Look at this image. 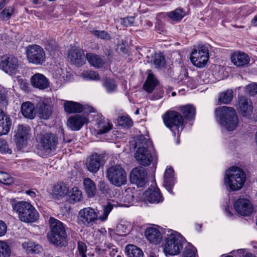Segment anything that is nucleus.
<instances>
[{
  "mask_svg": "<svg viewBox=\"0 0 257 257\" xmlns=\"http://www.w3.org/2000/svg\"><path fill=\"white\" fill-rule=\"evenodd\" d=\"M6 4V0L0 1V10H2L5 6Z\"/></svg>",
  "mask_w": 257,
  "mask_h": 257,
  "instance_id": "0e129e2a",
  "label": "nucleus"
},
{
  "mask_svg": "<svg viewBox=\"0 0 257 257\" xmlns=\"http://www.w3.org/2000/svg\"><path fill=\"white\" fill-rule=\"evenodd\" d=\"M117 229L119 233H126L128 231L127 227L122 224H119L117 226Z\"/></svg>",
  "mask_w": 257,
  "mask_h": 257,
  "instance_id": "bf43d9fd",
  "label": "nucleus"
},
{
  "mask_svg": "<svg viewBox=\"0 0 257 257\" xmlns=\"http://www.w3.org/2000/svg\"><path fill=\"white\" fill-rule=\"evenodd\" d=\"M238 109L243 116L251 115L252 112L251 102L245 97H241L238 99Z\"/></svg>",
  "mask_w": 257,
  "mask_h": 257,
  "instance_id": "4be33fe9",
  "label": "nucleus"
},
{
  "mask_svg": "<svg viewBox=\"0 0 257 257\" xmlns=\"http://www.w3.org/2000/svg\"><path fill=\"white\" fill-rule=\"evenodd\" d=\"M22 246L27 252L31 253H39L43 249L41 245L32 241L25 242Z\"/></svg>",
  "mask_w": 257,
  "mask_h": 257,
  "instance_id": "e433bc0d",
  "label": "nucleus"
},
{
  "mask_svg": "<svg viewBox=\"0 0 257 257\" xmlns=\"http://www.w3.org/2000/svg\"><path fill=\"white\" fill-rule=\"evenodd\" d=\"M218 122L228 131H233L238 126L239 120L235 109L231 107L220 106L215 109Z\"/></svg>",
  "mask_w": 257,
  "mask_h": 257,
  "instance_id": "f03ea898",
  "label": "nucleus"
},
{
  "mask_svg": "<svg viewBox=\"0 0 257 257\" xmlns=\"http://www.w3.org/2000/svg\"><path fill=\"white\" fill-rule=\"evenodd\" d=\"M12 152V150L9 148L7 142L5 140L0 139V153L11 154Z\"/></svg>",
  "mask_w": 257,
  "mask_h": 257,
  "instance_id": "864d4df0",
  "label": "nucleus"
},
{
  "mask_svg": "<svg viewBox=\"0 0 257 257\" xmlns=\"http://www.w3.org/2000/svg\"><path fill=\"white\" fill-rule=\"evenodd\" d=\"M106 177L111 184L120 187L126 183V173L120 165H112L106 171Z\"/></svg>",
  "mask_w": 257,
  "mask_h": 257,
  "instance_id": "1a4fd4ad",
  "label": "nucleus"
},
{
  "mask_svg": "<svg viewBox=\"0 0 257 257\" xmlns=\"http://www.w3.org/2000/svg\"><path fill=\"white\" fill-rule=\"evenodd\" d=\"M113 205L110 203L108 202L106 205L102 206V209L99 211L97 210V218L96 222L97 221H100L101 222H105L108 217V215L112 211Z\"/></svg>",
  "mask_w": 257,
  "mask_h": 257,
  "instance_id": "c85d7f7f",
  "label": "nucleus"
},
{
  "mask_svg": "<svg viewBox=\"0 0 257 257\" xmlns=\"http://www.w3.org/2000/svg\"><path fill=\"white\" fill-rule=\"evenodd\" d=\"M180 110L183 114L186 119L191 120L194 118L196 110L195 108L190 104L180 106Z\"/></svg>",
  "mask_w": 257,
  "mask_h": 257,
  "instance_id": "72a5a7b5",
  "label": "nucleus"
},
{
  "mask_svg": "<svg viewBox=\"0 0 257 257\" xmlns=\"http://www.w3.org/2000/svg\"><path fill=\"white\" fill-rule=\"evenodd\" d=\"M14 181V178L9 174L0 171V182L5 185H11Z\"/></svg>",
  "mask_w": 257,
  "mask_h": 257,
  "instance_id": "49530a36",
  "label": "nucleus"
},
{
  "mask_svg": "<svg viewBox=\"0 0 257 257\" xmlns=\"http://www.w3.org/2000/svg\"><path fill=\"white\" fill-rule=\"evenodd\" d=\"M82 76L86 80H99L100 77L95 71L87 70L82 73Z\"/></svg>",
  "mask_w": 257,
  "mask_h": 257,
  "instance_id": "37998d69",
  "label": "nucleus"
},
{
  "mask_svg": "<svg viewBox=\"0 0 257 257\" xmlns=\"http://www.w3.org/2000/svg\"><path fill=\"white\" fill-rule=\"evenodd\" d=\"M234 208L236 212L242 216H249L253 210L250 201L245 198H239L234 203Z\"/></svg>",
  "mask_w": 257,
  "mask_h": 257,
  "instance_id": "2eb2a0df",
  "label": "nucleus"
},
{
  "mask_svg": "<svg viewBox=\"0 0 257 257\" xmlns=\"http://www.w3.org/2000/svg\"><path fill=\"white\" fill-rule=\"evenodd\" d=\"M105 87L107 91L109 93L115 91L116 88V84L113 80H107L104 84Z\"/></svg>",
  "mask_w": 257,
  "mask_h": 257,
  "instance_id": "603ef678",
  "label": "nucleus"
},
{
  "mask_svg": "<svg viewBox=\"0 0 257 257\" xmlns=\"http://www.w3.org/2000/svg\"><path fill=\"white\" fill-rule=\"evenodd\" d=\"M22 87L25 90H28L29 84L27 82H24L22 84Z\"/></svg>",
  "mask_w": 257,
  "mask_h": 257,
  "instance_id": "e2e57ef3",
  "label": "nucleus"
},
{
  "mask_svg": "<svg viewBox=\"0 0 257 257\" xmlns=\"http://www.w3.org/2000/svg\"><path fill=\"white\" fill-rule=\"evenodd\" d=\"M64 107L65 111L69 113L81 112L86 108V106L70 101L65 102Z\"/></svg>",
  "mask_w": 257,
  "mask_h": 257,
  "instance_id": "cd10ccee",
  "label": "nucleus"
},
{
  "mask_svg": "<svg viewBox=\"0 0 257 257\" xmlns=\"http://www.w3.org/2000/svg\"><path fill=\"white\" fill-rule=\"evenodd\" d=\"M26 56L28 61L36 65H42L46 60L44 49L37 45H29L26 48Z\"/></svg>",
  "mask_w": 257,
  "mask_h": 257,
  "instance_id": "9b49d317",
  "label": "nucleus"
},
{
  "mask_svg": "<svg viewBox=\"0 0 257 257\" xmlns=\"http://www.w3.org/2000/svg\"><path fill=\"white\" fill-rule=\"evenodd\" d=\"M37 107L40 117L44 119H48L52 113L51 106L41 102L39 103Z\"/></svg>",
  "mask_w": 257,
  "mask_h": 257,
  "instance_id": "7c9ffc66",
  "label": "nucleus"
},
{
  "mask_svg": "<svg viewBox=\"0 0 257 257\" xmlns=\"http://www.w3.org/2000/svg\"><path fill=\"white\" fill-rule=\"evenodd\" d=\"M103 163V156L98 154H94L87 159L86 166L89 171L96 173Z\"/></svg>",
  "mask_w": 257,
  "mask_h": 257,
  "instance_id": "f3484780",
  "label": "nucleus"
},
{
  "mask_svg": "<svg viewBox=\"0 0 257 257\" xmlns=\"http://www.w3.org/2000/svg\"><path fill=\"white\" fill-rule=\"evenodd\" d=\"M69 195L70 202L73 203L81 201L82 198V192L77 187L72 188Z\"/></svg>",
  "mask_w": 257,
  "mask_h": 257,
  "instance_id": "ea45409f",
  "label": "nucleus"
},
{
  "mask_svg": "<svg viewBox=\"0 0 257 257\" xmlns=\"http://www.w3.org/2000/svg\"><path fill=\"white\" fill-rule=\"evenodd\" d=\"M14 211L18 214L19 218L25 222H34L39 217V213L30 203L18 201L12 204Z\"/></svg>",
  "mask_w": 257,
  "mask_h": 257,
  "instance_id": "39448f33",
  "label": "nucleus"
},
{
  "mask_svg": "<svg viewBox=\"0 0 257 257\" xmlns=\"http://www.w3.org/2000/svg\"><path fill=\"white\" fill-rule=\"evenodd\" d=\"M233 98V91L228 89L221 93L218 96V101L223 104H229Z\"/></svg>",
  "mask_w": 257,
  "mask_h": 257,
  "instance_id": "58836bf2",
  "label": "nucleus"
},
{
  "mask_svg": "<svg viewBox=\"0 0 257 257\" xmlns=\"http://www.w3.org/2000/svg\"><path fill=\"white\" fill-rule=\"evenodd\" d=\"M88 122L89 119L86 116L80 114H75L69 117L67 124L72 131H78Z\"/></svg>",
  "mask_w": 257,
  "mask_h": 257,
  "instance_id": "dca6fc26",
  "label": "nucleus"
},
{
  "mask_svg": "<svg viewBox=\"0 0 257 257\" xmlns=\"http://www.w3.org/2000/svg\"><path fill=\"white\" fill-rule=\"evenodd\" d=\"M209 59V51L207 47L202 45L197 50L192 51L190 60L193 64L199 68L204 67Z\"/></svg>",
  "mask_w": 257,
  "mask_h": 257,
  "instance_id": "ddd939ff",
  "label": "nucleus"
},
{
  "mask_svg": "<svg viewBox=\"0 0 257 257\" xmlns=\"http://www.w3.org/2000/svg\"><path fill=\"white\" fill-rule=\"evenodd\" d=\"M38 192L37 191H36V189H31L29 190H27L25 192V193L31 196L32 198H34L37 196L36 193Z\"/></svg>",
  "mask_w": 257,
  "mask_h": 257,
  "instance_id": "052dcab7",
  "label": "nucleus"
},
{
  "mask_svg": "<svg viewBox=\"0 0 257 257\" xmlns=\"http://www.w3.org/2000/svg\"><path fill=\"white\" fill-rule=\"evenodd\" d=\"M125 250L128 257H143L144 255L142 250L134 245H127Z\"/></svg>",
  "mask_w": 257,
  "mask_h": 257,
  "instance_id": "4c0bfd02",
  "label": "nucleus"
},
{
  "mask_svg": "<svg viewBox=\"0 0 257 257\" xmlns=\"http://www.w3.org/2000/svg\"><path fill=\"white\" fill-rule=\"evenodd\" d=\"M246 180L245 173L240 168L233 166L226 171L224 183L231 191H238Z\"/></svg>",
  "mask_w": 257,
  "mask_h": 257,
  "instance_id": "20e7f679",
  "label": "nucleus"
},
{
  "mask_svg": "<svg viewBox=\"0 0 257 257\" xmlns=\"http://www.w3.org/2000/svg\"><path fill=\"white\" fill-rule=\"evenodd\" d=\"M97 133L103 134L108 133L112 127V124L108 119L101 116L96 120Z\"/></svg>",
  "mask_w": 257,
  "mask_h": 257,
  "instance_id": "b1692460",
  "label": "nucleus"
},
{
  "mask_svg": "<svg viewBox=\"0 0 257 257\" xmlns=\"http://www.w3.org/2000/svg\"><path fill=\"white\" fill-rule=\"evenodd\" d=\"M167 15L169 18L174 21L180 20L183 17L182 10L180 9H177L174 11L168 12L167 13Z\"/></svg>",
  "mask_w": 257,
  "mask_h": 257,
  "instance_id": "a18cd8bd",
  "label": "nucleus"
},
{
  "mask_svg": "<svg viewBox=\"0 0 257 257\" xmlns=\"http://www.w3.org/2000/svg\"><path fill=\"white\" fill-rule=\"evenodd\" d=\"M135 22V17H127L121 19L120 23L124 27L132 26Z\"/></svg>",
  "mask_w": 257,
  "mask_h": 257,
  "instance_id": "6e6d98bb",
  "label": "nucleus"
},
{
  "mask_svg": "<svg viewBox=\"0 0 257 257\" xmlns=\"http://www.w3.org/2000/svg\"><path fill=\"white\" fill-rule=\"evenodd\" d=\"M39 154L42 157L48 156L54 152L58 145V138L52 133L41 135L39 137Z\"/></svg>",
  "mask_w": 257,
  "mask_h": 257,
  "instance_id": "0eeeda50",
  "label": "nucleus"
},
{
  "mask_svg": "<svg viewBox=\"0 0 257 257\" xmlns=\"http://www.w3.org/2000/svg\"><path fill=\"white\" fill-rule=\"evenodd\" d=\"M147 172L143 167H137L132 170L130 173L131 182L138 187H143L148 182Z\"/></svg>",
  "mask_w": 257,
  "mask_h": 257,
  "instance_id": "4468645a",
  "label": "nucleus"
},
{
  "mask_svg": "<svg viewBox=\"0 0 257 257\" xmlns=\"http://www.w3.org/2000/svg\"><path fill=\"white\" fill-rule=\"evenodd\" d=\"M158 82L154 74L151 73H149L143 86L144 90L148 93H151L157 86Z\"/></svg>",
  "mask_w": 257,
  "mask_h": 257,
  "instance_id": "2f4dec72",
  "label": "nucleus"
},
{
  "mask_svg": "<svg viewBox=\"0 0 257 257\" xmlns=\"http://www.w3.org/2000/svg\"><path fill=\"white\" fill-rule=\"evenodd\" d=\"M15 9L12 7L5 8L0 13V19L3 21H7L11 19L14 14Z\"/></svg>",
  "mask_w": 257,
  "mask_h": 257,
  "instance_id": "a19ab883",
  "label": "nucleus"
},
{
  "mask_svg": "<svg viewBox=\"0 0 257 257\" xmlns=\"http://www.w3.org/2000/svg\"><path fill=\"white\" fill-rule=\"evenodd\" d=\"M145 236L147 240L153 244H158L162 240V235L160 231L155 227L148 228L145 231Z\"/></svg>",
  "mask_w": 257,
  "mask_h": 257,
  "instance_id": "412c9836",
  "label": "nucleus"
},
{
  "mask_svg": "<svg viewBox=\"0 0 257 257\" xmlns=\"http://www.w3.org/2000/svg\"><path fill=\"white\" fill-rule=\"evenodd\" d=\"M49 224L51 231L48 234L49 241L57 246H65L67 242L66 225L53 217L50 218Z\"/></svg>",
  "mask_w": 257,
  "mask_h": 257,
  "instance_id": "7ed1b4c3",
  "label": "nucleus"
},
{
  "mask_svg": "<svg viewBox=\"0 0 257 257\" xmlns=\"http://www.w3.org/2000/svg\"><path fill=\"white\" fill-rule=\"evenodd\" d=\"M31 84L36 88L43 90L49 86L48 79L42 74L36 73L31 78Z\"/></svg>",
  "mask_w": 257,
  "mask_h": 257,
  "instance_id": "a211bd4d",
  "label": "nucleus"
},
{
  "mask_svg": "<svg viewBox=\"0 0 257 257\" xmlns=\"http://www.w3.org/2000/svg\"><path fill=\"white\" fill-rule=\"evenodd\" d=\"M7 231V226L5 222L0 220V237L4 236Z\"/></svg>",
  "mask_w": 257,
  "mask_h": 257,
  "instance_id": "13d9d810",
  "label": "nucleus"
},
{
  "mask_svg": "<svg viewBox=\"0 0 257 257\" xmlns=\"http://www.w3.org/2000/svg\"><path fill=\"white\" fill-rule=\"evenodd\" d=\"M245 91L250 96L257 94V84L252 83L249 84L246 86Z\"/></svg>",
  "mask_w": 257,
  "mask_h": 257,
  "instance_id": "5fc2aeb1",
  "label": "nucleus"
},
{
  "mask_svg": "<svg viewBox=\"0 0 257 257\" xmlns=\"http://www.w3.org/2000/svg\"><path fill=\"white\" fill-rule=\"evenodd\" d=\"M68 191V188L64 185L57 184L53 186L51 194L55 198L64 196Z\"/></svg>",
  "mask_w": 257,
  "mask_h": 257,
  "instance_id": "f704fd0d",
  "label": "nucleus"
},
{
  "mask_svg": "<svg viewBox=\"0 0 257 257\" xmlns=\"http://www.w3.org/2000/svg\"><path fill=\"white\" fill-rule=\"evenodd\" d=\"M78 254L77 257H87L86 254L87 246L84 242L82 241L78 242Z\"/></svg>",
  "mask_w": 257,
  "mask_h": 257,
  "instance_id": "09e8293b",
  "label": "nucleus"
},
{
  "mask_svg": "<svg viewBox=\"0 0 257 257\" xmlns=\"http://www.w3.org/2000/svg\"><path fill=\"white\" fill-rule=\"evenodd\" d=\"M11 253L8 243L5 240H0V257H10Z\"/></svg>",
  "mask_w": 257,
  "mask_h": 257,
  "instance_id": "79ce46f5",
  "label": "nucleus"
},
{
  "mask_svg": "<svg viewBox=\"0 0 257 257\" xmlns=\"http://www.w3.org/2000/svg\"><path fill=\"white\" fill-rule=\"evenodd\" d=\"M99 190L104 194L110 193V189L108 185L104 182L100 181L99 184Z\"/></svg>",
  "mask_w": 257,
  "mask_h": 257,
  "instance_id": "4d7b16f0",
  "label": "nucleus"
},
{
  "mask_svg": "<svg viewBox=\"0 0 257 257\" xmlns=\"http://www.w3.org/2000/svg\"><path fill=\"white\" fill-rule=\"evenodd\" d=\"M164 184L167 190L172 193V187L174 186L175 182L174 177V172L171 167H167L164 173Z\"/></svg>",
  "mask_w": 257,
  "mask_h": 257,
  "instance_id": "393cba45",
  "label": "nucleus"
},
{
  "mask_svg": "<svg viewBox=\"0 0 257 257\" xmlns=\"http://www.w3.org/2000/svg\"><path fill=\"white\" fill-rule=\"evenodd\" d=\"M164 122L167 127L169 128L174 136L177 131L178 137L183 129L184 119L182 115L175 111H167L164 117Z\"/></svg>",
  "mask_w": 257,
  "mask_h": 257,
  "instance_id": "6e6552de",
  "label": "nucleus"
},
{
  "mask_svg": "<svg viewBox=\"0 0 257 257\" xmlns=\"http://www.w3.org/2000/svg\"><path fill=\"white\" fill-rule=\"evenodd\" d=\"M231 59L234 65L239 67L247 65L250 61V58L247 54L240 51L234 53L231 56Z\"/></svg>",
  "mask_w": 257,
  "mask_h": 257,
  "instance_id": "aec40b11",
  "label": "nucleus"
},
{
  "mask_svg": "<svg viewBox=\"0 0 257 257\" xmlns=\"http://www.w3.org/2000/svg\"><path fill=\"white\" fill-rule=\"evenodd\" d=\"M117 250L116 248H112V250L110 251V255H114L115 253L117 252Z\"/></svg>",
  "mask_w": 257,
  "mask_h": 257,
  "instance_id": "338daca9",
  "label": "nucleus"
},
{
  "mask_svg": "<svg viewBox=\"0 0 257 257\" xmlns=\"http://www.w3.org/2000/svg\"><path fill=\"white\" fill-rule=\"evenodd\" d=\"M30 131V127L19 125L15 135L16 143L21 146L25 145L29 138Z\"/></svg>",
  "mask_w": 257,
  "mask_h": 257,
  "instance_id": "6ab92c4d",
  "label": "nucleus"
},
{
  "mask_svg": "<svg viewBox=\"0 0 257 257\" xmlns=\"http://www.w3.org/2000/svg\"><path fill=\"white\" fill-rule=\"evenodd\" d=\"M97 209L87 207L80 209L77 215V223L82 227H91L96 224Z\"/></svg>",
  "mask_w": 257,
  "mask_h": 257,
  "instance_id": "9d476101",
  "label": "nucleus"
},
{
  "mask_svg": "<svg viewBox=\"0 0 257 257\" xmlns=\"http://www.w3.org/2000/svg\"><path fill=\"white\" fill-rule=\"evenodd\" d=\"M251 23L253 26H257V15L252 20Z\"/></svg>",
  "mask_w": 257,
  "mask_h": 257,
  "instance_id": "69168bd1",
  "label": "nucleus"
},
{
  "mask_svg": "<svg viewBox=\"0 0 257 257\" xmlns=\"http://www.w3.org/2000/svg\"><path fill=\"white\" fill-rule=\"evenodd\" d=\"M86 58L91 65L96 68L102 66L104 62L100 56L92 53L86 54Z\"/></svg>",
  "mask_w": 257,
  "mask_h": 257,
  "instance_id": "c9c22d12",
  "label": "nucleus"
},
{
  "mask_svg": "<svg viewBox=\"0 0 257 257\" xmlns=\"http://www.w3.org/2000/svg\"><path fill=\"white\" fill-rule=\"evenodd\" d=\"M138 148L135 154V157L138 163L144 166H149L154 160L153 154L154 147L152 142L140 136L137 143Z\"/></svg>",
  "mask_w": 257,
  "mask_h": 257,
  "instance_id": "f257e3e1",
  "label": "nucleus"
},
{
  "mask_svg": "<svg viewBox=\"0 0 257 257\" xmlns=\"http://www.w3.org/2000/svg\"><path fill=\"white\" fill-rule=\"evenodd\" d=\"M147 200L151 203H159L163 200L160 190L152 185L145 192Z\"/></svg>",
  "mask_w": 257,
  "mask_h": 257,
  "instance_id": "5701e85b",
  "label": "nucleus"
},
{
  "mask_svg": "<svg viewBox=\"0 0 257 257\" xmlns=\"http://www.w3.org/2000/svg\"><path fill=\"white\" fill-rule=\"evenodd\" d=\"M166 62L163 54H156L154 56V64L156 68L164 67Z\"/></svg>",
  "mask_w": 257,
  "mask_h": 257,
  "instance_id": "c03bdc74",
  "label": "nucleus"
},
{
  "mask_svg": "<svg viewBox=\"0 0 257 257\" xmlns=\"http://www.w3.org/2000/svg\"><path fill=\"white\" fill-rule=\"evenodd\" d=\"M244 257H255V256L251 253H246Z\"/></svg>",
  "mask_w": 257,
  "mask_h": 257,
  "instance_id": "774afa93",
  "label": "nucleus"
},
{
  "mask_svg": "<svg viewBox=\"0 0 257 257\" xmlns=\"http://www.w3.org/2000/svg\"><path fill=\"white\" fill-rule=\"evenodd\" d=\"M84 190L88 197L94 196L96 192V188L94 182L88 178L83 180Z\"/></svg>",
  "mask_w": 257,
  "mask_h": 257,
  "instance_id": "473e14b6",
  "label": "nucleus"
},
{
  "mask_svg": "<svg viewBox=\"0 0 257 257\" xmlns=\"http://www.w3.org/2000/svg\"><path fill=\"white\" fill-rule=\"evenodd\" d=\"M225 213L226 216L231 218L233 216V213L229 207H226L225 209Z\"/></svg>",
  "mask_w": 257,
  "mask_h": 257,
  "instance_id": "680f3d73",
  "label": "nucleus"
},
{
  "mask_svg": "<svg viewBox=\"0 0 257 257\" xmlns=\"http://www.w3.org/2000/svg\"><path fill=\"white\" fill-rule=\"evenodd\" d=\"M118 122L119 125L128 127L133 125V122L128 116H122L118 118Z\"/></svg>",
  "mask_w": 257,
  "mask_h": 257,
  "instance_id": "de8ad7c7",
  "label": "nucleus"
},
{
  "mask_svg": "<svg viewBox=\"0 0 257 257\" xmlns=\"http://www.w3.org/2000/svg\"><path fill=\"white\" fill-rule=\"evenodd\" d=\"M11 125L10 118L0 110V136L7 134L10 131Z\"/></svg>",
  "mask_w": 257,
  "mask_h": 257,
  "instance_id": "bb28decb",
  "label": "nucleus"
},
{
  "mask_svg": "<svg viewBox=\"0 0 257 257\" xmlns=\"http://www.w3.org/2000/svg\"><path fill=\"white\" fill-rule=\"evenodd\" d=\"M183 248V237L178 232L172 230L168 231L166 242L163 246L166 254L177 255Z\"/></svg>",
  "mask_w": 257,
  "mask_h": 257,
  "instance_id": "423d86ee",
  "label": "nucleus"
},
{
  "mask_svg": "<svg viewBox=\"0 0 257 257\" xmlns=\"http://www.w3.org/2000/svg\"><path fill=\"white\" fill-rule=\"evenodd\" d=\"M20 62L13 55H5L0 56V68L10 75L17 74L19 71Z\"/></svg>",
  "mask_w": 257,
  "mask_h": 257,
  "instance_id": "f8f14e48",
  "label": "nucleus"
},
{
  "mask_svg": "<svg viewBox=\"0 0 257 257\" xmlns=\"http://www.w3.org/2000/svg\"><path fill=\"white\" fill-rule=\"evenodd\" d=\"M21 111L23 115L27 118L33 119L35 115L34 106L30 101L24 102L21 106Z\"/></svg>",
  "mask_w": 257,
  "mask_h": 257,
  "instance_id": "c756f323",
  "label": "nucleus"
},
{
  "mask_svg": "<svg viewBox=\"0 0 257 257\" xmlns=\"http://www.w3.org/2000/svg\"><path fill=\"white\" fill-rule=\"evenodd\" d=\"M92 34L98 38L109 40L110 39V35L104 31L95 30L92 32Z\"/></svg>",
  "mask_w": 257,
  "mask_h": 257,
  "instance_id": "3c124183",
  "label": "nucleus"
},
{
  "mask_svg": "<svg viewBox=\"0 0 257 257\" xmlns=\"http://www.w3.org/2000/svg\"><path fill=\"white\" fill-rule=\"evenodd\" d=\"M184 257H196V249L192 246H188L183 252Z\"/></svg>",
  "mask_w": 257,
  "mask_h": 257,
  "instance_id": "8fccbe9b",
  "label": "nucleus"
},
{
  "mask_svg": "<svg viewBox=\"0 0 257 257\" xmlns=\"http://www.w3.org/2000/svg\"><path fill=\"white\" fill-rule=\"evenodd\" d=\"M84 56L83 50L79 48L73 47L68 53V58L73 64H82V60Z\"/></svg>",
  "mask_w": 257,
  "mask_h": 257,
  "instance_id": "a878e982",
  "label": "nucleus"
}]
</instances>
